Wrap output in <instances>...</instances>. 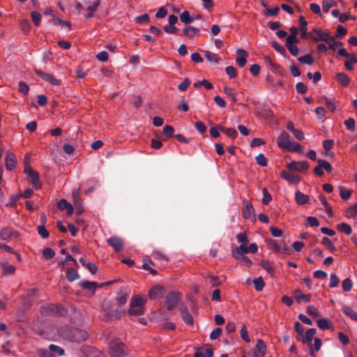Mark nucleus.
I'll return each mask as SVG.
<instances>
[{"label":"nucleus","instance_id":"1","mask_svg":"<svg viewBox=\"0 0 357 357\" xmlns=\"http://www.w3.org/2000/svg\"><path fill=\"white\" fill-rule=\"evenodd\" d=\"M108 352L110 357H124L126 347L120 339H114L109 344Z\"/></svg>","mask_w":357,"mask_h":357},{"label":"nucleus","instance_id":"2","mask_svg":"<svg viewBox=\"0 0 357 357\" xmlns=\"http://www.w3.org/2000/svg\"><path fill=\"white\" fill-rule=\"evenodd\" d=\"M112 283V282H107L105 283H100L96 282H90V281H81L79 283V287H81L83 289H86L89 291L92 294H94L96 289L98 288H102L104 287L108 286Z\"/></svg>","mask_w":357,"mask_h":357},{"label":"nucleus","instance_id":"3","mask_svg":"<svg viewBox=\"0 0 357 357\" xmlns=\"http://www.w3.org/2000/svg\"><path fill=\"white\" fill-rule=\"evenodd\" d=\"M24 172L28 175L30 179L29 182L36 190L41 188V182L39 179V175L36 171L32 169L30 167H25Z\"/></svg>","mask_w":357,"mask_h":357},{"label":"nucleus","instance_id":"4","mask_svg":"<svg viewBox=\"0 0 357 357\" xmlns=\"http://www.w3.org/2000/svg\"><path fill=\"white\" fill-rule=\"evenodd\" d=\"M329 36L330 33L328 32L323 31L320 29H313L307 33V38L315 42H318L319 40L324 42L328 38Z\"/></svg>","mask_w":357,"mask_h":357},{"label":"nucleus","instance_id":"5","mask_svg":"<svg viewBox=\"0 0 357 357\" xmlns=\"http://www.w3.org/2000/svg\"><path fill=\"white\" fill-rule=\"evenodd\" d=\"M165 293V289L163 286L160 284L154 285L149 291V298L151 300H156L161 298Z\"/></svg>","mask_w":357,"mask_h":357},{"label":"nucleus","instance_id":"6","mask_svg":"<svg viewBox=\"0 0 357 357\" xmlns=\"http://www.w3.org/2000/svg\"><path fill=\"white\" fill-rule=\"evenodd\" d=\"M309 164L307 161H291L287 164V168L290 170H294L299 172L306 171L309 168Z\"/></svg>","mask_w":357,"mask_h":357},{"label":"nucleus","instance_id":"7","mask_svg":"<svg viewBox=\"0 0 357 357\" xmlns=\"http://www.w3.org/2000/svg\"><path fill=\"white\" fill-rule=\"evenodd\" d=\"M179 296L176 292L169 293L165 298V305L168 310H172L178 305Z\"/></svg>","mask_w":357,"mask_h":357},{"label":"nucleus","instance_id":"8","mask_svg":"<svg viewBox=\"0 0 357 357\" xmlns=\"http://www.w3.org/2000/svg\"><path fill=\"white\" fill-rule=\"evenodd\" d=\"M17 165V158L15 155L11 152L10 150H8L6 153L5 158V166L6 169L8 171L13 170Z\"/></svg>","mask_w":357,"mask_h":357},{"label":"nucleus","instance_id":"9","mask_svg":"<svg viewBox=\"0 0 357 357\" xmlns=\"http://www.w3.org/2000/svg\"><path fill=\"white\" fill-rule=\"evenodd\" d=\"M35 72L38 77L52 85L59 86L61 83L60 79H56L52 74L44 73L40 70H36Z\"/></svg>","mask_w":357,"mask_h":357},{"label":"nucleus","instance_id":"10","mask_svg":"<svg viewBox=\"0 0 357 357\" xmlns=\"http://www.w3.org/2000/svg\"><path fill=\"white\" fill-rule=\"evenodd\" d=\"M266 351V345L264 340L258 339L253 350L252 357H264Z\"/></svg>","mask_w":357,"mask_h":357},{"label":"nucleus","instance_id":"11","mask_svg":"<svg viewBox=\"0 0 357 357\" xmlns=\"http://www.w3.org/2000/svg\"><path fill=\"white\" fill-rule=\"evenodd\" d=\"M283 245H280L275 240H270L268 242V246L270 249H271L273 252L281 253V254H287L288 251L289 250V248L287 247V245L284 243V241H282Z\"/></svg>","mask_w":357,"mask_h":357},{"label":"nucleus","instance_id":"12","mask_svg":"<svg viewBox=\"0 0 357 357\" xmlns=\"http://www.w3.org/2000/svg\"><path fill=\"white\" fill-rule=\"evenodd\" d=\"M291 137L285 132H283L277 139L278 146L282 149L287 150L291 142Z\"/></svg>","mask_w":357,"mask_h":357},{"label":"nucleus","instance_id":"13","mask_svg":"<svg viewBox=\"0 0 357 357\" xmlns=\"http://www.w3.org/2000/svg\"><path fill=\"white\" fill-rule=\"evenodd\" d=\"M147 301V298L146 295L142 294H135L132 296L130 300V307H144L145 303Z\"/></svg>","mask_w":357,"mask_h":357},{"label":"nucleus","instance_id":"14","mask_svg":"<svg viewBox=\"0 0 357 357\" xmlns=\"http://www.w3.org/2000/svg\"><path fill=\"white\" fill-rule=\"evenodd\" d=\"M107 243L114 248L115 252H118L122 250L123 248V240L118 236H112L107 240Z\"/></svg>","mask_w":357,"mask_h":357},{"label":"nucleus","instance_id":"15","mask_svg":"<svg viewBox=\"0 0 357 357\" xmlns=\"http://www.w3.org/2000/svg\"><path fill=\"white\" fill-rule=\"evenodd\" d=\"M243 208H242V216L245 219L251 218L254 215V208L249 201L243 202Z\"/></svg>","mask_w":357,"mask_h":357},{"label":"nucleus","instance_id":"16","mask_svg":"<svg viewBox=\"0 0 357 357\" xmlns=\"http://www.w3.org/2000/svg\"><path fill=\"white\" fill-rule=\"evenodd\" d=\"M316 334V329L314 328L308 329L304 335V337H297V340L302 342L303 344H307L309 345V348L312 346V341L314 335Z\"/></svg>","mask_w":357,"mask_h":357},{"label":"nucleus","instance_id":"17","mask_svg":"<svg viewBox=\"0 0 357 357\" xmlns=\"http://www.w3.org/2000/svg\"><path fill=\"white\" fill-rule=\"evenodd\" d=\"M248 253L247 245H240L239 247L232 248L231 254L232 256L236 259L244 256L245 254Z\"/></svg>","mask_w":357,"mask_h":357},{"label":"nucleus","instance_id":"18","mask_svg":"<svg viewBox=\"0 0 357 357\" xmlns=\"http://www.w3.org/2000/svg\"><path fill=\"white\" fill-rule=\"evenodd\" d=\"M180 311L181 314V317L183 320L185 324L188 325H192L194 323V319L190 313L188 312V307L186 306H181L180 307Z\"/></svg>","mask_w":357,"mask_h":357},{"label":"nucleus","instance_id":"19","mask_svg":"<svg viewBox=\"0 0 357 357\" xmlns=\"http://www.w3.org/2000/svg\"><path fill=\"white\" fill-rule=\"evenodd\" d=\"M280 176L282 178L288 181L289 183H297L300 181L298 176L289 173L285 170L281 172Z\"/></svg>","mask_w":357,"mask_h":357},{"label":"nucleus","instance_id":"20","mask_svg":"<svg viewBox=\"0 0 357 357\" xmlns=\"http://www.w3.org/2000/svg\"><path fill=\"white\" fill-rule=\"evenodd\" d=\"M120 317L121 313L117 310H115L106 312L104 314L102 315L101 319L105 321H110L112 320L119 319Z\"/></svg>","mask_w":357,"mask_h":357},{"label":"nucleus","instance_id":"21","mask_svg":"<svg viewBox=\"0 0 357 357\" xmlns=\"http://www.w3.org/2000/svg\"><path fill=\"white\" fill-rule=\"evenodd\" d=\"M236 53H237V54L239 55V56H238L236 59V62L238 65L239 67L243 68L245 66V65L246 63V61H247L246 57L248 56V52L243 49H238L236 51Z\"/></svg>","mask_w":357,"mask_h":357},{"label":"nucleus","instance_id":"22","mask_svg":"<svg viewBox=\"0 0 357 357\" xmlns=\"http://www.w3.org/2000/svg\"><path fill=\"white\" fill-rule=\"evenodd\" d=\"M328 46V49L331 50L333 51H335L336 47H341L342 43V42L339 40H335V36L330 35L328 36V38L326 39V40L324 41Z\"/></svg>","mask_w":357,"mask_h":357},{"label":"nucleus","instance_id":"23","mask_svg":"<svg viewBox=\"0 0 357 357\" xmlns=\"http://www.w3.org/2000/svg\"><path fill=\"white\" fill-rule=\"evenodd\" d=\"M56 306L51 304H47L41 306L40 312L44 316H49L54 314Z\"/></svg>","mask_w":357,"mask_h":357},{"label":"nucleus","instance_id":"24","mask_svg":"<svg viewBox=\"0 0 357 357\" xmlns=\"http://www.w3.org/2000/svg\"><path fill=\"white\" fill-rule=\"evenodd\" d=\"M310 198L307 195L298 190L295 192V200L298 205H303L309 201Z\"/></svg>","mask_w":357,"mask_h":357},{"label":"nucleus","instance_id":"25","mask_svg":"<svg viewBox=\"0 0 357 357\" xmlns=\"http://www.w3.org/2000/svg\"><path fill=\"white\" fill-rule=\"evenodd\" d=\"M348 60L344 62V66L348 70H352L354 69L353 65L357 63V54H351L348 57Z\"/></svg>","mask_w":357,"mask_h":357},{"label":"nucleus","instance_id":"26","mask_svg":"<svg viewBox=\"0 0 357 357\" xmlns=\"http://www.w3.org/2000/svg\"><path fill=\"white\" fill-rule=\"evenodd\" d=\"M88 337V333L86 331L76 330L73 335V340L77 342L84 341Z\"/></svg>","mask_w":357,"mask_h":357},{"label":"nucleus","instance_id":"27","mask_svg":"<svg viewBox=\"0 0 357 357\" xmlns=\"http://www.w3.org/2000/svg\"><path fill=\"white\" fill-rule=\"evenodd\" d=\"M337 229L338 231L344 233L347 235H350L352 233V229L351 226L345 222H341L337 225Z\"/></svg>","mask_w":357,"mask_h":357},{"label":"nucleus","instance_id":"28","mask_svg":"<svg viewBox=\"0 0 357 357\" xmlns=\"http://www.w3.org/2000/svg\"><path fill=\"white\" fill-rule=\"evenodd\" d=\"M336 77L338 80V82L341 84V85L344 87L348 86L350 79L349 77L343 73H337L336 74Z\"/></svg>","mask_w":357,"mask_h":357},{"label":"nucleus","instance_id":"29","mask_svg":"<svg viewBox=\"0 0 357 357\" xmlns=\"http://www.w3.org/2000/svg\"><path fill=\"white\" fill-rule=\"evenodd\" d=\"M66 273V278L69 282H73L79 278L78 273L73 268H67Z\"/></svg>","mask_w":357,"mask_h":357},{"label":"nucleus","instance_id":"30","mask_svg":"<svg viewBox=\"0 0 357 357\" xmlns=\"http://www.w3.org/2000/svg\"><path fill=\"white\" fill-rule=\"evenodd\" d=\"M183 31L187 37L193 38L199 32V30L194 26H187L183 29Z\"/></svg>","mask_w":357,"mask_h":357},{"label":"nucleus","instance_id":"31","mask_svg":"<svg viewBox=\"0 0 357 357\" xmlns=\"http://www.w3.org/2000/svg\"><path fill=\"white\" fill-rule=\"evenodd\" d=\"M218 128H219L220 131H221L222 132H224L225 134H226L228 137H229L231 139H235L238 135L237 131L234 128H225L224 126H220L218 127Z\"/></svg>","mask_w":357,"mask_h":357},{"label":"nucleus","instance_id":"32","mask_svg":"<svg viewBox=\"0 0 357 357\" xmlns=\"http://www.w3.org/2000/svg\"><path fill=\"white\" fill-rule=\"evenodd\" d=\"M299 22L301 24V32L302 38H307V22L303 16L299 17Z\"/></svg>","mask_w":357,"mask_h":357},{"label":"nucleus","instance_id":"33","mask_svg":"<svg viewBox=\"0 0 357 357\" xmlns=\"http://www.w3.org/2000/svg\"><path fill=\"white\" fill-rule=\"evenodd\" d=\"M99 3H100V0H93L92 4L89 5L87 7V10L89 11V13L86 15H85V17L86 18H91L93 17V14L97 10V8L99 6Z\"/></svg>","mask_w":357,"mask_h":357},{"label":"nucleus","instance_id":"34","mask_svg":"<svg viewBox=\"0 0 357 357\" xmlns=\"http://www.w3.org/2000/svg\"><path fill=\"white\" fill-rule=\"evenodd\" d=\"M1 268L4 275H12L15 272V267L8 262L1 263Z\"/></svg>","mask_w":357,"mask_h":357},{"label":"nucleus","instance_id":"35","mask_svg":"<svg viewBox=\"0 0 357 357\" xmlns=\"http://www.w3.org/2000/svg\"><path fill=\"white\" fill-rule=\"evenodd\" d=\"M342 312L349 317L352 320L357 321V312L349 306H344Z\"/></svg>","mask_w":357,"mask_h":357},{"label":"nucleus","instance_id":"36","mask_svg":"<svg viewBox=\"0 0 357 357\" xmlns=\"http://www.w3.org/2000/svg\"><path fill=\"white\" fill-rule=\"evenodd\" d=\"M13 235V230L10 227H3L0 231V239L6 241Z\"/></svg>","mask_w":357,"mask_h":357},{"label":"nucleus","instance_id":"37","mask_svg":"<svg viewBox=\"0 0 357 357\" xmlns=\"http://www.w3.org/2000/svg\"><path fill=\"white\" fill-rule=\"evenodd\" d=\"M128 294L123 291H121L118 293V295L116 298V301L117 304L120 306L123 305L126 303L128 300Z\"/></svg>","mask_w":357,"mask_h":357},{"label":"nucleus","instance_id":"38","mask_svg":"<svg viewBox=\"0 0 357 357\" xmlns=\"http://www.w3.org/2000/svg\"><path fill=\"white\" fill-rule=\"evenodd\" d=\"M180 20L185 24H189L194 22L195 18L190 15L188 11L185 10L180 15Z\"/></svg>","mask_w":357,"mask_h":357},{"label":"nucleus","instance_id":"39","mask_svg":"<svg viewBox=\"0 0 357 357\" xmlns=\"http://www.w3.org/2000/svg\"><path fill=\"white\" fill-rule=\"evenodd\" d=\"M311 296L310 294H304L300 290L297 291L295 294V299L298 303L301 301L309 302L310 301Z\"/></svg>","mask_w":357,"mask_h":357},{"label":"nucleus","instance_id":"40","mask_svg":"<svg viewBox=\"0 0 357 357\" xmlns=\"http://www.w3.org/2000/svg\"><path fill=\"white\" fill-rule=\"evenodd\" d=\"M204 56L210 62H213L215 64L219 63V58L218 55L214 53H212L209 51H205Z\"/></svg>","mask_w":357,"mask_h":357},{"label":"nucleus","instance_id":"41","mask_svg":"<svg viewBox=\"0 0 357 357\" xmlns=\"http://www.w3.org/2000/svg\"><path fill=\"white\" fill-rule=\"evenodd\" d=\"M129 314L130 315H136V316H139V315H143L144 313H145V308L144 307H130V309H129Z\"/></svg>","mask_w":357,"mask_h":357},{"label":"nucleus","instance_id":"42","mask_svg":"<svg viewBox=\"0 0 357 357\" xmlns=\"http://www.w3.org/2000/svg\"><path fill=\"white\" fill-rule=\"evenodd\" d=\"M287 151H295V152H297L301 154L303 153L301 144L299 143L294 142V141H291V142L289 144V148H287Z\"/></svg>","mask_w":357,"mask_h":357},{"label":"nucleus","instance_id":"43","mask_svg":"<svg viewBox=\"0 0 357 357\" xmlns=\"http://www.w3.org/2000/svg\"><path fill=\"white\" fill-rule=\"evenodd\" d=\"M317 325L321 330H326L331 327L330 321L325 318L319 319L317 320Z\"/></svg>","mask_w":357,"mask_h":357},{"label":"nucleus","instance_id":"44","mask_svg":"<svg viewBox=\"0 0 357 357\" xmlns=\"http://www.w3.org/2000/svg\"><path fill=\"white\" fill-rule=\"evenodd\" d=\"M253 284L255 285V289L259 291H261L265 286V283L261 277L254 279Z\"/></svg>","mask_w":357,"mask_h":357},{"label":"nucleus","instance_id":"45","mask_svg":"<svg viewBox=\"0 0 357 357\" xmlns=\"http://www.w3.org/2000/svg\"><path fill=\"white\" fill-rule=\"evenodd\" d=\"M321 243L325 245L331 252L335 250V247L328 237H323L321 239Z\"/></svg>","mask_w":357,"mask_h":357},{"label":"nucleus","instance_id":"46","mask_svg":"<svg viewBox=\"0 0 357 357\" xmlns=\"http://www.w3.org/2000/svg\"><path fill=\"white\" fill-rule=\"evenodd\" d=\"M357 215V204L348 208L346 211V216L347 218H351Z\"/></svg>","mask_w":357,"mask_h":357},{"label":"nucleus","instance_id":"47","mask_svg":"<svg viewBox=\"0 0 357 357\" xmlns=\"http://www.w3.org/2000/svg\"><path fill=\"white\" fill-rule=\"evenodd\" d=\"M340 196L342 199H348L351 196V190L341 186L340 187Z\"/></svg>","mask_w":357,"mask_h":357},{"label":"nucleus","instance_id":"48","mask_svg":"<svg viewBox=\"0 0 357 357\" xmlns=\"http://www.w3.org/2000/svg\"><path fill=\"white\" fill-rule=\"evenodd\" d=\"M336 5L334 0H324L322 2V8L324 12H328L329 9Z\"/></svg>","mask_w":357,"mask_h":357},{"label":"nucleus","instance_id":"49","mask_svg":"<svg viewBox=\"0 0 357 357\" xmlns=\"http://www.w3.org/2000/svg\"><path fill=\"white\" fill-rule=\"evenodd\" d=\"M325 105L328 109H329L331 112H334L337 108V105L335 102L333 100L329 99L328 98H324Z\"/></svg>","mask_w":357,"mask_h":357},{"label":"nucleus","instance_id":"50","mask_svg":"<svg viewBox=\"0 0 357 357\" xmlns=\"http://www.w3.org/2000/svg\"><path fill=\"white\" fill-rule=\"evenodd\" d=\"M240 335L241 337L245 342H250V339L248 335V332L246 328V326L245 324H243L241 329L240 331Z\"/></svg>","mask_w":357,"mask_h":357},{"label":"nucleus","instance_id":"51","mask_svg":"<svg viewBox=\"0 0 357 357\" xmlns=\"http://www.w3.org/2000/svg\"><path fill=\"white\" fill-rule=\"evenodd\" d=\"M257 163L261 166V167H266L268 164V160L264 156V154L260 153L255 158Z\"/></svg>","mask_w":357,"mask_h":357},{"label":"nucleus","instance_id":"52","mask_svg":"<svg viewBox=\"0 0 357 357\" xmlns=\"http://www.w3.org/2000/svg\"><path fill=\"white\" fill-rule=\"evenodd\" d=\"M31 17L34 25L38 26L41 22V15L36 11H33L31 13Z\"/></svg>","mask_w":357,"mask_h":357},{"label":"nucleus","instance_id":"53","mask_svg":"<svg viewBox=\"0 0 357 357\" xmlns=\"http://www.w3.org/2000/svg\"><path fill=\"white\" fill-rule=\"evenodd\" d=\"M342 289L348 292L352 288V281L350 278H346L342 282Z\"/></svg>","mask_w":357,"mask_h":357},{"label":"nucleus","instance_id":"54","mask_svg":"<svg viewBox=\"0 0 357 357\" xmlns=\"http://www.w3.org/2000/svg\"><path fill=\"white\" fill-rule=\"evenodd\" d=\"M347 128L350 131H354L356 128V122L353 118H349L344 122Z\"/></svg>","mask_w":357,"mask_h":357},{"label":"nucleus","instance_id":"55","mask_svg":"<svg viewBox=\"0 0 357 357\" xmlns=\"http://www.w3.org/2000/svg\"><path fill=\"white\" fill-rule=\"evenodd\" d=\"M20 195L18 194L13 195L10 197L8 203L6 204V206L8 207H15L17 201L20 199Z\"/></svg>","mask_w":357,"mask_h":357},{"label":"nucleus","instance_id":"56","mask_svg":"<svg viewBox=\"0 0 357 357\" xmlns=\"http://www.w3.org/2000/svg\"><path fill=\"white\" fill-rule=\"evenodd\" d=\"M18 91L26 95L29 91V87L26 83L23 81H20L18 84Z\"/></svg>","mask_w":357,"mask_h":357},{"label":"nucleus","instance_id":"57","mask_svg":"<svg viewBox=\"0 0 357 357\" xmlns=\"http://www.w3.org/2000/svg\"><path fill=\"white\" fill-rule=\"evenodd\" d=\"M224 92L227 96L231 97L233 101L235 102L236 100V92L233 88L227 87V86L225 87Z\"/></svg>","mask_w":357,"mask_h":357},{"label":"nucleus","instance_id":"58","mask_svg":"<svg viewBox=\"0 0 357 357\" xmlns=\"http://www.w3.org/2000/svg\"><path fill=\"white\" fill-rule=\"evenodd\" d=\"M339 282H340V280H339L338 277L335 273L331 274L329 287H331V288L336 287L338 285Z\"/></svg>","mask_w":357,"mask_h":357},{"label":"nucleus","instance_id":"59","mask_svg":"<svg viewBox=\"0 0 357 357\" xmlns=\"http://www.w3.org/2000/svg\"><path fill=\"white\" fill-rule=\"evenodd\" d=\"M298 60L302 63H306L309 65L313 63V59L310 54H305L304 56H300L298 57Z\"/></svg>","mask_w":357,"mask_h":357},{"label":"nucleus","instance_id":"60","mask_svg":"<svg viewBox=\"0 0 357 357\" xmlns=\"http://www.w3.org/2000/svg\"><path fill=\"white\" fill-rule=\"evenodd\" d=\"M37 231H38V233L39 234V235L43 238H46L49 236V232L46 229L45 226H44V225L38 226Z\"/></svg>","mask_w":357,"mask_h":357},{"label":"nucleus","instance_id":"61","mask_svg":"<svg viewBox=\"0 0 357 357\" xmlns=\"http://www.w3.org/2000/svg\"><path fill=\"white\" fill-rule=\"evenodd\" d=\"M43 255L45 259H52L54 256L55 252L53 249H52L50 248H47L43 250Z\"/></svg>","mask_w":357,"mask_h":357},{"label":"nucleus","instance_id":"62","mask_svg":"<svg viewBox=\"0 0 357 357\" xmlns=\"http://www.w3.org/2000/svg\"><path fill=\"white\" fill-rule=\"evenodd\" d=\"M225 72L230 79L234 78L237 75L236 69L234 66H227Z\"/></svg>","mask_w":357,"mask_h":357},{"label":"nucleus","instance_id":"63","mask_svg":"<svg viewBox=\"0 0 357 357\" xmlns=\"http://www.w3.org/2000/svg\"><path fill=\"white\" fill-rule=\"evenodd\" d=\"M347 30L344 27H343L342 25L337 26L335 38H340L343 37L347 33Z\"/></svg>","mask_w":357,"mask_h":357},{"label":"nucleus","instance_id":"64","mask_svg":"<svg viewBox=\"0 0 357 357\" xmlns=\"http://www.w3.org/2000/svg\"><path fill=\"white\" fill-rule=\"evenodd\" d=\"M236 239L238 243H241V245H247L248 243V239L245 233H239L236 236Z\"/></svg>","mask_w":357,"mask_h":357}]
</instances>
